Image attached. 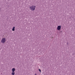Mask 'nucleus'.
I'll use <instances>...</instances> for the list:
<instances>
[{
	"label": "nucleus",
	"mask_w": 75,
	"mask_h": 75,
	"mask_svg": "<svg viewBox=\"0 0 75 75\" xmlns=\"http://www.w3.org/2000/svg\"><path fill=\"white\" fill-rule=\"evenodd\" d=\"M15 69L14 68L12 69V72L11 73V74L12 75H14L15 74V72H14V71H15Z\"/></svg>",
	"instance_id": "1"
},
{
	"label": "nucleus",
	"mask_w": 75,
	"mask_h": 75,
	"mask_svg": "<svg viewBox=\"0 0 75 75\" xmlns=\"http://www.w3.org/2000/svg\"><path fill=\"white\" fill-rule=\"evenodd\" d=\"M35 6H32L30 7V8L32 10H35Z\"/></svg>",
	"instance_id": "2"
},
{
	"label": "nucleus",
	"mask_w": 75,
	"mask_h": 75,
	"mask_svg": "<svg viewBox=\"0 0 75 75\" xmlns=\"http://www.w3.org/2000/svg\"><path fill=\"white\" fill-rule=\"evenodd\" d=\"M61 25L58 26L57 28V29L58 31H59L61 30Z\"/></svg>",
	"instance_id": "3"
},
{
	"label": "nucleus",
	"mask_w": 75,
	"mask_h": 75,
	"mask_svg": "<svg viewBox=\"0 0 75 75\" xmlns=\"http://www.w3.org/2000/svg\"><path fill=\"white\" fill-rule=\"evenodd\" d=\"M6 41V39L5 38H2L1 42L2 43H4Z\"/></svg>",
	"instance_id": "4"
},
{
	"label": "nucleus",
	"mask_w": 75,
	"mask_h": 75,
	"mask_svg": "<svg viewBox=\"0 0 75 75\" xmlns=\"http://www.w3.org/2000/svg\"><path fill=\"white\" fill-rule=\"evenodd\" d=\"M12 30L13 31L15 30V27H13Z\"/></svg>",
	"instance_id": "5"
},
{
	"label": "nucleus",
	"mask_w": 75,
	"mask_h": 75,
	"mask_svg": "<svg viewBox=\"0 0 75 75\" xmlns=\"http://www.w3.org/2000/svg\"><path fill=\"white\" fill-rule=\"evenodd\" d=\"M39 71H40V72H41V70H40V69H39Z\"/></svg>",
	"instance_id": "6"
},
{
	"label": "nucleus",
	"mask_w": 75,
	"mask_h": 75,
	"mask_svg": "<svg viewBox=\"0 0 75 75\" xmlns=\"http://www.w3.org/2000/svg\"><path fill=\"white\" fill-rule=\"evenodd\" d=\"M35 75H37V74H35Z\"/></svg>",
	"instance_id": "7"
}]
</instances>
